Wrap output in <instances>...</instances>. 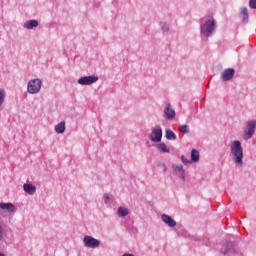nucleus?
Returning <instances> with one entry per match:
<instances>
[{"mask_svg":"<svg viewBox=\"0 0 256 256\" xmlns=\"http://www.w3.org/2000/svg\"><path fill=\"white\" fill-rule=\"evenodd\" d=\"M230 152L234 163L238 167H243V146L241 145V141H232L230 143Z\"/></svg>","mask_w":256,"mask_h":256,"instance_id":"obj_1","label":"nucleus"},{"mask_svg":"<svg viewBox=\"0 0 256 256\" xmlns=\"http://www.w3.org/2000/svg\"><path fill=\"white\" fill-rule=\"evenodd\" d=\"M215 29H217V21L213 18L208 19L200 25V35L209 39V37H213Z\"/></svg>","mask_w":256,"mask_h":256,"instance_id":"obj_2","label":"nucleus"},{"mask_svg":"<svg viewBox=\"0 0 256 256\" xmlns=\"http://www.w3.org/2000/svg\"><path fill=\"white\" fill-rule=\"evenodd\" d=\"M41 87H43V81H41V79H31L27 84V91L30 95H37V93L41 91Z\"/></svg>","mask_w":256,"mask_h":256,"instance_id":"obj_3","label":"nucleus"},{"mask_svg":"<svg viewBox=\"0 0 256 256\" xmlns=\"http://www.w3.org/2000/svg\"><path fill=\"white\" fill-rule=\"evenodd\" d=\"M220 252L224 256H235L237 255V249L235 248V243L231 240H226L225 244L221 248Z\"/></svg>","mask_w":256,"mask_h":256,"instance_id":"obj_4","label":"nucleus"},{"mask_svg":"<svg viewBox=\"0 0 256 256\" xmlns=\"http://www.w3.org/2000/svg\"><path fill=\"white\" fill-rule=\"evenodd\" d=\"M149 139L153 143H161V140L163 139V128H161L160 125H156L149 134Z\"/></svg>","mask_w":256,"mask_h":256,"instance_id":"obj_5","label":"nucleus"},{"mask_svg":"<svg viewBox=\"0 0 256 256\" xmlns=\"http://www.w3.org/2000/svg\"><path fill=\"white\" fill-rule=\"evenodd\" d=\"M256 131V120L248 121L246 124V130L244 131L245 141H249L255 135Z\"/></svg>","mask_w":256,"mask_h":256,"instance_id":"obj_6","label":"nucleus"},{"mask_svg":"<svg viewBox=\"0 0 256 256\" xmlns=\"http://www.w3.org/2000/svg\"><path fill=\"white\" fill-rule=\"evenodd\" d=\"M84 246L88 249H97L99 245H101V241L97 240V238H94L93 236L86 235L83 238Z\"/></svg>","mask_w":256,"mask_h":256,"instance_id":"obj_7","label":"nucleus"},{"mask_svg":"<svg viewBox=\"0 0 256 256\" xmlns=\"http://www.w3.org/2000/svg\"><path fill=\"white\" fill-rule=\"evenodd\" d=\"M99 81V76L90 75L80 77L77 81L79 85H93V83H97Z\"/></svg>","mask_w":256,"mask_h":256,"instance_id":"obj_8","label":"nucleus"},{"mask_svg":"<svg viewBox=\"0 0 256 256\" xmlns=\"http://www.w3.org/2000/svg\"><path fill=\"white\" fill-rule=\"evenodd\" d=\"M175 109H173V107L171 106V103L166 104L165 108H164V117L165 119H167V121H171L173 119H175Z\"/></svg>","mask_w":256,"mask_h":256,"instance_id":"obj_9","label":"nucleus"},{"mask_svg":"<svg viewBox=\"0 0 256 256\" xmlns=\"http://www.w3.org/2000/svg\"><path fill=\"white\" fill-rule=\"evenodd\" d=\"M235 77V69L234 68H227L222 72L221 79L222 81H231V79Z\"/></svg>","mask_w":256,"mask_h":256,"instance_id":"obj_10","label":"nucleus"},{"mask_svg":"<svg viewBox=\"0 0 256 256\" xmlns=\"http://www.w3.org/2000/svg\"><path fill=\"white\" fill-rule=\"evenodd\" d=\"M172 169L174 173L181 179L182 181H185V169L183 168V165H172Z\"/></svg>","mask_w":256,"mask_h":256,"instance_id":"obj_11","label":"nucleus"},{"mask_svg":"<svg viewBox=\"0 0 256 256\" xmlns=\"http://www.w3.org/2000/svg\"><path fill=\"white\" fill-rule=\"evenodd\" d=\"M161 219L163 223H165V225H167L168 227H177V221H175V219H173V217H171L170 215L162 214Z\"/></svg>","mask_w":256,"mask_h":256,"instance_id":"obj_12","label":"nucleus"},{"mask_svg":"<svg viewBox=\"0 0 256 256\" xmlns=\"http://www.w3.org/2000/svg\"><path fill=\"white\" fill-rule=\"evenodd\" d=\"M0 209H2V211H7L8 213H15V211H16V208H15L14 204L11 203V202H8V203L2 202V203H0Z\"/></svg>","mask_w":256,"mask_h":256,"instance_id":"obj_13","label":"nucleus"},{"mask_svg":"<svg viewBox=\"0 0 256 256\" xmlns=\"http://www.w3.org/2000/svg\"><path fill=\"white\" fill-rule=\"evenodd\" d=\"M240 19L244 25L249 23V10L246 7L240 8Z\"/></svg>","mask_w":256,"mask_h":256,"instance_id":"obj_14","label":"nucleus"},{"mask_svg":"<svg viewBox=\"0 0 256 256\" xmlns=\"http://www.w3.org/2000/svg\"><path fill=\"white\" fill-rule=\"evenodd\" d=\"M37 27H39V21L32 19V20H27L24 24H23V28L24 29H37Z\"/></svg>","mask_w":256,"mask_h":256,"instance_id":"obj_15","label":"nucleus"},{"mask_svg":"<svg viewBox=\"0 0 256 256\" xmlns=\"http://www.w3.org/2000/svg\"><path fill=\"white\" fill-rule=\"evenodd\" d=\"M23 189L25 193H27V195H35V193L37 192V187H35V185L30 183H24Z\"/></svg>","mask_w":256,"mask_h":256,"instance_id":"obj_16","label":"nucleus"},{"mask_svg":"<svg viewBox=\"0 0 256 256\" xmlns=\"http://www.w3.org/2000/svg\"><path fill=\"white\" fill-rule=\"evenodd\" d=\"M165 138L167 141H175L177 140V134H175V132H173L171 129H166Z\"/></svg>","mask_w":256,"mask_h":256,"instance_id":"obj_17","label":"nucleus"},{"mask_svg":"<svg viewBox=\"0 0 256 256\" xmlns=\"http://www.w3.org/2000/svg\"><path fill=\"white\" fill-rule=\"evenodd\" d=\"M54 131L60 135H63V133H65V121H61L60 123H58L55 126Z\"/></svg>","mask_w":256,"mask_h":256,"instance_id":"obj_18","label":"nucleus"},{"mask_svg":"<svg viewBox=\"0 0 256 256\" xmlns=\"http://www.w3.org/2000/svg\"><path fill=\"white\" fill-rule=\"evenodd\" d=\"M177 235L178 237H183L184 239H189V237H191V234H189V231H187L185 228H180L177 231Z\"/></svg>","mask_w":256,"mask_h":256,"instance_id":"obj_19","label":"nucleus"},{"mask_svg":"<svg viewBox=\"0 0 256 256\" xmlns=\"http://www.w3.org/2000/svg\"><path fill=\"white\" fill-rule=\"evenodd\" d=\"M190 161H191L192 163H197V162H199V151H198L197 149H192Z\"/></svg>","mask_w":256,"mask_h":256,"instance_id":"obj_20","label":"nucleus"},{"mask_svg":"<svg viewBox=\"0 0 256 256\" xmlns=\"http://www.w3.org/2000/svg\"><path fill=\"white\" fill-rule=\"evenodd\" d=\"M156 147L157 150L161 151L162 153H170V150L167 148V144H165V142L157 144Z\"/></svg>","mask_w":256,"mask_h":256,"instance_id":"obj_21","label":"nucleus"},{"mask_svg":"<svg viewBox=\"0 0 256 256\" xmlns=\"http://www.w3.org/2000/svg\"><path fill=\"white\" fill-rule=\"evenodd\" d=\"M127 215H129V209L120 206L118 208V216L127 217Z\"/></svg>","mask_w":256,"mask_h":256,"instance_id":"obj_22","label":"nucleus"},{"mask_svg":"<svg viewBox=\"0 0 256 256\" xmlns=\"http://www.w3.org/2000/svg\"><path fill=\"white\" fill-rule=\"evenodd\" d=\"M179 131H180V133L187 135L188 133H190L191 130L189 129V125H180Z\"/></svg>","mask_w":256,"mask_h":256,"instance_id":"obj_23","label":"nucleus"},{"mask_svg":"<svg viewBox=\"0 0 256 256\" xmlns=\"http://www.w3.org/2000/svg\"><path fill=\"white\" fill-rule=\"evenodd\" d=\"M160 27L163 33H169V24L166 22H160Z\"/></svg>","mask_w":256,"mask_h":256,"instance_id":"obj_24","label":"nucleus"},{"mask_svg":"<svg viewBox=\"0 0 256 256\" xmlns=\"http://www.w3.org/2000/svg\"><path fill=\"white\" fill-rule=\"evenodd\" d=\"M3 103H5V90L0 89V107L3 105Z\"/></svg>","mask_w":256,"mask_h":256,"instance_id":"obj_25","label":"nucleus"},{"mask_svg":"<svg viewBox=\"0 0 256 256\" xmlns=\"http://www.w3.org/2000/svg\"><path fill=\"white\" fill-rule=\"evenodd\" d=\"M4 235H5V228H3V224L0 222V243L3 241Z\"/></svg>","mask_w":256,"mask_h":256,"instance_id":"obj_26","label":"nucleus"},{"mask_svg":"<svg viewBox=\"0 0 256 256\" xmlns=\"http://www.w3.org/2000/svg\"><path fill=\"white\" fill-rule=\"evenodd\" d=\"M182 163H184V165H189V163H192L191 160L187 159V157H185V155H182L180 157Z\"/></svg>","mask_w":256,"mask_h":256,"instance_id":"obj_27","label":"nucleus"},{"mask_svg":"<svg viewBox=\"0 0 256 256\" xmlns=\"http://www.w3.org/2000/svg\"><path fill=\"white\" fill-rule=\"evenodd\" d=\"M250 9H256V0H249Z\"/></svg>","mask_w":256,"mask_h":256,"instance_id":"obj_28","label":"nucleus"},{"mask_svg":"<svg viewBox=\"0 0 256 256\" xmlns=\"http://www.w3.org/2000/svg\"><path fill=\"white\" fill-rule=\"evenodd\" d=\"M103 199H104V203L108 205L111 198L109 197V194L106 193L104 194Z\"/></svg>","mask_w":256,"mask_h":256,"instance_id":"obj_29","label":"nucleus"},{"mask_svg":"<svg viewBox=\"0 0 256 256\" xmlns=\"http://www.w3.org/2000/svg\"><path fill=\"white\" fill-rule=\"evenodd\" d=\"M161 167H162V169H163V172H164V173H167V165H166L165 163H162V164H161Z\"/></svg>","mask_w":256,"mask_h":256,"instance_id":"obj_30","label":"nucleus"},{"mask_svg":"<svg viewBox=\"0 0 256 256\" xmlns=\"http://www.w3.org/2000/svg\"><path fill=\"white\" fill-rule=\"evenodd\" d=\"M122 256H135V255H133V254H131V253H125V254H123Z\"/></svg>","mask_w":256,"mask_h":256,"instance_id":"obj_31","label":"nucleus"},{"mask_svg":"<svg viewBox=\"0 0 256 256\" xmlns=\"http://www.w3.org/2000/svg\"><path fill=\"white\" fill-rule=\"evenodd\" d=\"M0 256H5V253H3V252H0Z\"/></svg>","mask_w":256,"mask_h":256,"instance_id":"obj_32","label":"nucleus"}]
</instances>
